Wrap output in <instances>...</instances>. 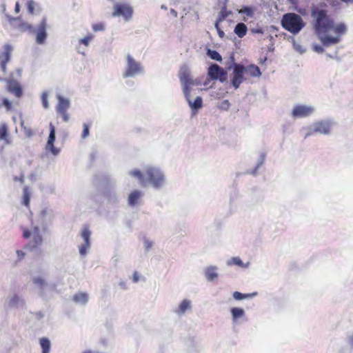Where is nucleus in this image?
<instances>
[{
	"label": "nucleus",
	"instance_id": "c85d7f7f",
	"mask_svg": "<svg viewBox=\"0 0 353 353\" xmlns=\"http://www.w3.org/2000/svg\"><path fill=\"white\" fill-rule=\"evenodd\" d=\"M30 200V192L28 187H24L23 190V203L26 207H29Z\"/></svg>",
	"mask_w": 353,
	"mask_h": 353
},
{
	"label": "nucleus",
	"instance_id": "5fc2aeb1",
	"mask_svg": "<svg viewBox=\"0 0 353 353\" xmlns=\"http://www.w3.org/2000/svg\"><path fill=\"white\" fill-rule=\"evenodd\" d=\"M310 134H311V133H308V134H306V137H307V136H309Z\"/></svg>",
	"mask_w": 353,
	"mask_h": 353
},
{
	"label": "nucleus",
	"instance_id": "49530a36",
	"mask_svg": "<svg viewBox=\"0 0 353 353\" xmlns=\"http://www.w3.org/2000/svg\"><path fill=\"white\" fill-rule=\"evenodd\" d=\"M133 282L137 283L139 280V276L137 272H134L132 276Z\"/></svg>",
	"mask_w": 353,
	"mask_h": 353
},
{
	"label": "nucleus",
	"instance_id": "f3484780",
	"mask_svg": "<svg viewBox=\"0 0 353 353\" xmlns=\"http://www.w3.org/2000/svg\"><path fill=\"white\" fill-rule=\"evenodd\" d=\"M245 72L252 77H259L261 75L260 68L254 64L245 67Z\"/></svg>",
	"mask_w": 353,
	"mask_h": 353
},
{
	"label": "nucleus",
	"instance_id": "3c124183",
	"mask_svg": "<svg viewBox=\"0 0 353 353\" xmlns=\"http://www.w3.org/2000/svg\"><path fill=\"white\" fill-rule=\"evenodd\" d=\"M315 50L317 52H323V48L321 46H315Z\"/></svg>",
	"mask_w": 353,
	"mask_h": 353
},
{
	"label": "nucleus",
	"instance_id": "de8ad7c7",
	"mask_svg": "<svg viewBox=\"0 0 353 353\" xmlns=\"http://www.w3.org/2000/svg\"><path fill=\"white\" fill-rule=\"evenodd\" d=\"M14 180L23 183L24 182V176L23 175L20 176L19 177L16 176Z\"/></svg>",
	"mask_w": 353,
	"mask_h": 353
},
{
	"label": "nucleus",
	"instance_id": "dca6fc26",
	"mask_svg": "<svg viewBox=\"0 0 353 353\" xmlns=\"http://www.w3.org/2000/svg\"><path fill=\"white\" fill-rule=\"evenodd\" d=\"M313 112V108L310 106L297 105L292 110L294 117H305L310 115Z\"/></svg>",
	"mask_w": 353,
	"mask_h": 353
},
{
	"label": "nucleus",
	"instance_id": "0eeeda50",
	"mask_svg": "<svg viewBox=\"0 0 353 353\" xmlns=\"http://www.w3.org/2000/svg\"><path fill=\"white\" fill-rule=\"evenodd\" d=\"M70 103L68 99L61 96L58 97V103L56 106V111L61 117L64 122H68L70 119V115L68 110L70 108Z\"/></svg>",
	"mask_w": 353,
	"mask_h": 353
},
{
	"label": "nucleus",
	"instance_id": "1a4fd4ad",
	"mask_svg": "<svg viewBox=\"0 0 353 353\" xmlns=\"http://www.w3.org/2000/svg\"><path fill=\"white\" fill-rule=\"evenodd\" d=\"M245 66L241 64H235L233 70L232 83L235 89H237L244 80Z\"/></svg>",
	"mask_w": 353,
	"mask_h": 353
},
{
	"label": "nucleus",
	"instance_id": "603ef678",
	"mask_svg": "<svg viewBox=\"0 0 353 353\" xmlns=\"http://www.w3.org/2000/svg\"><path fill=\"white\" fill-rule=\"evenodd\" d=\"M21 26L24 27L25 28L30 29L31 27L28 23H22Z\"/></svg>",
	"mask_w": 353,
	"mask_h": 353
},
{
	"label": "nucleus",
	"instance_id": "7c9ffc66",
	"mask_svg": "<svg viewBox=\"0 0 353 353\" xmlns=\"http://www.w3.org/2000/svg\"><path fill=\"white\" fill-rule=\"evenodd\" d=\"M205 276L208 281H213L218 276L214 268L210 267L205 270Z\"/></svg>",
	"mask_w": 353,
	"mask_h": 353
},
{
	"label": "nucleus",
	"instance_id": "4468645a",
	"mask_svg": "<svg viewBox=\"0 0 353 353\" xmlns=\"http://www.w3.org/2000/svg\"><path fill=\"white\" fill-rule=\"evenodd\" d=\"M47 20L43 18L36 31V41L39 44H43L47 37L46 33Z\"/></svg>",
	"mask_w": 353,
	"mask_h": 353
},
{
	"label": "nucleus",
	"instance_id": "c9c22d12",
	"mask_svg": "<svg viewBox=\"0 0 353 353\" xmlns=\"http://www.w3.org/2000/svg\"><path fill=\"white\" fill-rule=\"evenodd\" d=\"M92 39L93 36L92 34H88L84 38L81 39L79 40V43L84 45L85 46H88Z\"/></svg>",
	"mask_w": 353,
	"mask_h": 353
},
{
	"label": "nucleus",
	"instance_id": "9b49d317",
	"mask_svg": "<svg viewBox=\"0 0 353 353\" xmlns=\"http://www.w3.org/2000/svg\"><path fill=\"white\" fill-rule=\"evenodd\" d=\"M50 134L46 143V149L48 150L53 155H57L60 150L54 145L55 141V127L50 123L49 125Z\"/></svg>",
	"mask_w": 353,
	"mask_h": 353
},
{
	"label": "nucleus",
	"instance_id": "a878e982",
	"mask_svg": "<svg viewBox=\"0 0 353 353\" xmlns=\"http://www.w3.org/2000/svg\"><path fill=\"white\" fill-rule=\"evenodd\" d=\"M40 345L42 348V353H49L50 350V343L47 338L40 339Z\"/></svg>",
	"mask_w": 353,
	"mask_h": 353
},
{
	"label": "nucleus",
	"instance_id": "a19ab883",
	"mask_svg": "<svg viewBox=\"0 0 353 353\" xmlns=\"http://www.w3.org/2000/svg\"><path fill=\"white\" fill-rule=\"evenodd\" d=\"M214 26L217 30L219 37L223 39L225 37V32L221 29V28L219 26V23H215Z\"/></svg>",
	"mask_w": 353,
	"mask_h": 353
},
{
	"label": "nucleus",
	"instance_id": "393cba45",
	"mask_svg": "<svg viewBox=\"0 0 353 353\" xmlns=\"http://www.w3.org/2000/svg\"><path fill=\"white\" fill-rule=\"evenodd\" d=\"M73 301L76 303L85 304L88 300V296L86 293L81 292L74 295Z\"/></svg>",
	"mask_w": 353,
	"mask_h": 353
},
{
	"label": "nucleus",
	"instance_id": "864d4df0",
	"mask_svg": "<svg viewBox=\"0 0 353 353\" xmlns=\"http://www.w3.org/2000/svg\"><path fill=\"white\" fill-rule=\"evenodd\" d=\"M83 353H99V352H92L90 350H88V351L83 352Z\"/></svg>",
	"mask_w": 353,
	"mask_h": 353
},
{
	"label": "nucleus",
	"instance_id": "473e14b6",
	"mask_svg": "<svg viewBox=\"0 0 353 353\" xmlns=\"http://www.w3.org/2000/svg\"><path fill=\"white\" fill-rule=\"evenodd\" d=\"M208 55L213 60L218 61H222V57L220 54L216 50H208L207 52Z\"/></svg>",
	"mask_w": 353,
	"mask_h": 353
},
{
	"label": "nucleus",
	"instance_id": "72a5a7b5",
	"mask_svg": "<svg viewBox=\"0 0 353 353\" xmlns=\"http://www.w3.org/2000/svg\"><path fill=\"white\" fill-rule=\"evenodd\" d=\"M239 13L245 14L248 17H252L254 14V10L250 7L244 6L241 10H239Z\"/></svg>",
	"mask_w": 353,
	"mask_h": 353
},
{
	"label": "nucleus",
	"instance_id": "f257e3e1",
	"mask_svg": "<svg viewBox=\"0 0 353 353\" xmlns=\"http://www.w3.org/2000/svg\"><path fill=\"white\" fill-rule=\"evenodd\" d=\"M311 16L315 20V32L323 46H330L339 43L341 35L346 32V27L343 23L335 26L333 20L327 15V11L318 6L312 7Z\"/></svg>",
	"mask_w": 353,
	"mask_h": 353
},
{
	"label": "nucleus",
	"instance_id": "e433bc0d",
	"mask_svg": "<svg viewBox=\"0 0 353 353\" xmlns=\"http://www.w3.org/2000/svg\"><path fill=\"white\" fill-rule=\"evenodd\" d=\"M41 102L43 108L45 109H48L49 108V103L48 101V94L46 92L42 93L41 94Z\"/></svg>",
	"mask_w": 353,
	"mask_h": 353
},
{
	"label": "nucleus",
	"instance_id": "9d476101",
	"mask_svg": "<svg viewBox=\"0 0 353 353\" xmlns=\"http://www.w3.org/2000/svg\"><path fill=\"white\" fill-rule=\"evenodd\" d=\"M12 51V46L6 44L3 46V51L0 52V67L4 73L6 72V64L10 59Z\"/></svg>",
	"mask_w": 353,
	"mask_h": 353
},
{
	"label": "nucleus",
	"instance_id": "4be33fe9",
	"mask_svg": "<svg viewBox=\"0 0 353 353\" xmlns=\"http://www.w3.org/2000/svg\"><path fill=\"white\" fill-rule=\"evenodd\" d=\"M141 196V192L139 190L132 192L128 197V203L130 205H134L138 203L139 199Z\"/></svg>",
	"mask_w": 353,
	"mask_h": 353
},
{
	"label": "nucleus",
	"instance_id": "f704fd0d",
	"mask_svg": "<svg viewBox=\"0 0 353 353\" xmlns=\"http://www.w3.org/2000/svg\"><path fill=\"white\" fill-rule=\"evenodd\" d=\"M83 132L81 134V138L85 139L89 136V134H90V125L87 123H83Z\"/></svg>",
	"mask_w": 353,
	"mask_h": 353
},
{
	"label": "nucleus",
	"instance_id": "79ce46f5",
	"mask_svg": "<svg viewBox=\"0 0 353 353\" xmlns=\"http://www.w3.org/2000/svg\"><path fill=\"white\" fill-rule=\"evenodd\" d=\"M23 132L27 137H31L34 135V132L31 128H24Z\"/></svg>",
	"mask_w": 353,
	"mask_h": 353
},
{
	"label": "nucleus",
	"instance_id": "bb28decb",
	"mask_svg": "<svg viewBox=\"0 0 353 353\" xmlns=\"http://www.w3.org/2000/svg\"><path fill=\"white\" fill-rule=\"evenodd\" d=\"M256 294H257L256 292L249 293V294H242L239 292H234L233 293V297L234 299L240 301V300H242L244 299H248V298H250L254 296H256Z\"/></svg>",
	"mask_w": 353,
	"mask_h": 353
},
{
	"label": "nucleus",
	"instance_id": "39448f33",
	"mask_svg": "<svg viewBox=\"0 0 353 353\" xmlns=\"http://www.w3.org/2000/svg\"><path fill=\"white\" fill-rule=\"evenodd\" d=\"M145 180L146 184L151 183L153 187H160L164 180L163 175L157 169L148 168L145 172Z\"/></svg>",
	"mask_w": 353,
	"mask_h": 353
},
{
	"label": "nucleus",
	"instance_id": "c756f323",
	"mask_svg": "<svg viewBox=\"0 0 353 353\" xmlns=\"http://www.w3.org/2000/svg\"><path fill=\"white\" fill-rule=\"evenodd\" d=\"M231 314H232L233 320H236L240 317L243 316L245 314V312H244V310L241 308L232 307L231 309Z\"/></svg>",
	"mask_w": 353,
	"mask_h": 353
},
{
	"label": "nucleus",
	"instance_id": "f03ea898",
	"mask_svg": "<svg viewBox=\"0 0 353 353\" xmlns=\"http://www.w3.org/2000/svg\"><path fill=\"white\" fill-rule=\"evenodd\" d=\"M281 25L288 32L297 34L303 28L304 22L299 14L287 13L282 17Z\"/></svg>",
	"mask_w": 353,
	"mask_h": 353
},
{
	"label": "nucleus",
	"instance_id": "aec40b11",
	"mask_svg": "<svg viewBox=\"0 0 353 353\" xmlns=\"http://www.w3.org/2000/svg\"><path fill=\"white\" fill-rule=\"evenodd\" d=\"M190 301L187 299H184L180 303L179 307L175 310V312L179 315H181L184 314L188 310L190 309Z\"/></svg>",
	"mask_w": 353,
	"mask_h": 353
},
{
	"label": "nucleus",
	"instance_id": "2eb2a0df",
	"mask_svg": "<svg viewBox=\"0 0 353 353\" xmlns=\"http://www.w3.org/2000/svg\"><path fill=\"white\" fill-rule=\"evenodd\" d=\"M208 75L212 79L216 80L219 79L221 81L225 79V72L216 64H212L208 70Z\"/></svg>",
	"mask_w": 353,
	"mask_h": 353
},
{
	"label": "nucleus",
	"instance_id": "5701e85b",
	"mask_svg": "<svg viewBox=\"0 0 353 353\" xmlns=\"http://www.w3.org/2000/svg\"><path fill=\"white\" fill-rule=\"evenodd\" d=\"M0 140L4 141L8 144L10 143L8 139V126L6 123L0 125Z\"/></svg>",
	"mask_w": 353,
	"mask_h": 353
},
{
	"label": "nucleus",
	"instance_id": "7ed1b4c3",
	"mask_svg": "<svg viewBox=\"0 0 353 353\" xmlns=\"http://www.w3.org/2000/svg\"><path fill=\"white\" fill-rule=\"evenodd\" d=\"M22 236L26 239L32 238L26 246V248L30 250L39 248L43 243V236L38 226L34 227L32 231L23 228Z\"/></svg>",
	"mask_w": 353,
	"mask_h": 353
},
{
	"label": "nucleus",
	"instance_id": "6ab92c4d",
	"mask_svg": "<svg viewBox=\"0 0 353 353\" xmlns=\"http://www.w3.org/2000/svg\"><path fill=\"white\" fill-rule=\"evenodd\" d=\"M234 32L239 38H243L248 32V28L243 23H239L235 26Z\"/></svg>",
	"mask_w": 353,
	"mask_h": 353
},
{
	"label": "nucleus",
	"instance_id": "c03bdc74",
	"mask_svg": "<svg viewBox=\"0 0 353 353\" xmlns=\"http://www.w3.org/2000/svg\"><path fill=\"white\" fill-rule=\"evenodd\" d=\"M232 262L234 264H236V265H242V261L239 258V257H234L232 258Z\"/></svg>",
	"mask_w": 353,
	"mask_h": 353
},
{
	"label": "nucleus",
	"instance_id": "ea45409f",
	"mask_svg": "<svg viewBox=\"0 0 353 353\" xmlns=\"http://www.w3.org/2000/svg\"><path fill=\"white\" fill-rule=\"evenodd\" d=\"M28 10L30 14L34 13V3L32 0H29L27 3Z\"/></svg>",
	"mask_w": 353,
	"mask_h": 353
},
{
	"label": "nucleus",
	"instance_id": "58836bf2",
	"mask_svg": "<svg viewBox=\"0 0 353 353\" xmlns=\"http://www.w3.org/2000/svg\"><path fill=\"white\" fill-rule=\"evenodd\" d=\"M92 27L94 32L103 31L104 30V25L102 23H94Z\"/></svg>",
	"mask_w": 353,
	"mask_h": 353
},
{
	"label": "nucleus",
	"instance_id": "a211bd4d",
	"mask_svg": "<svg viewBox=\"0 0 353 353\" xmlns=\"http://www.w3.org/2000/svg\"><path fill=\"white\" fill-rule=\"evenodd\" d=\"M330 131V125L323 122L317 123L314 128L313 132L328 134Z\"/></svg>",
	"mask_w": 353,
	"mask_h": 353
},
{
	"label": "nucleus",
	"instance_id": "f8f14e48",
	"mask_svg": "<svg viewBox=\"0 0 353 353\" xmlns=\"http://www.w3.org/2000/svg\"><path fill=\"white\" fill-rule=\"evenodd\" d=\"M6 90L14 94L17 98H21L23 95V90L19 83L13 79L7 81Z\"/></svg>",
	"mask_w": 353,
	"mask_h": 353
},
{
	"label": "nucleus",
	"instance_id": "6e6552de",
	"mask_svg": "<svg viewBox=\"0 0 353 353\" xmlns=\"http://www.w3.org/2000/svg\"><path fill=\"white\" fill-rule=\"evenodd\" d=\"M127 61L126 69L123 74L124 77H133L141 72V65L129 54L127 56Z\"/></svg>",
	"mask_w": 353,
	"mask_h": 353
},
{
	"label": "nucleus",
	"instance_id": "ddd939ff",
	"mask_svg": "<svg viewBox=\"0 0 353 353\" xmlns=\"http://www.w3.org/2000/svg\"><path fill=\"white\" fill-rule=\"evenodd\" d=\"M81 235L84 241V243L80 246L79 253L81 255H85L87 253V250L90 247V238L91 232L90 231L88 226L85 225L83 227Z\"/></svg>",
	"mask_w": 353,
	"mask_h": 353
},
{
	"label": "nucleus",
	"instance_id": "8fccbe9b",
	"mask_svg": "<svg viewBox=\"0 0 353 353\" xmlns=\"http://www.w3.org/2000/svg\"><path fill=\"white\" fill-rule=\"evenodd\" d=\"M14 10H15V12L17 13L19 12V11H20V5H19V2L16 3Z\"/></svg>",
	"mask_w": 353,
	"mask_h": 353
},
{
	"label": "nucleus",
	"instance_id": "09e8293b",
	"mask_svg": "<svg viewBox=\"0 0 353 353\" xmlns=\"http://www.w3.org/2000/svg\"><path fill=\"white\" fill-rule=\"evenodd\" d=\"M152 243L148 241H146L145 242V249L148 250L150 249L151 247H152Z\"/></svg>",
	"mask_w": 353,
	"mask_h": 353
},
{
	"label": "nucleus",
	"instance_id": "2f4dec72",
	"mask_svg": "<svg viewBox=\"0 0 353 353\" xmlns=\"http://www.w3.org/2000/svg\"><path fill=\"white\" fill-rule=\"evenodd\" d=\"M190 107L193 109L197 110L202 107L203 101L201 97H196L193 102L189 101Z\"/></svg>",
	"mask_w": 353,
	"mask_h": 353
},
{
	"label": "nucleus",
	"instance_id": "20e7f679",
	"mask_svg": "<svg viewBox=\"0 0 353 353\" xmlns=\"http://www.w3.org/2000/svg\"><path fill=\"white\" fill-rule=\"evenodd\" d=\"M179 79L183 86V92L188 98L190 96L191 85H194V81L191 78L190 70L185 64L180 68Z\"/></svg>",
	"mask_w": 353,
	"mask_h": 353
},
{
	"label": "nucleus",
	"instance_id": "cd10ccee",
	"mask_svg": "<svg viewBox=\"0 0 353 353\" xmlns=\"http://www.w3.org/2000/svg\"><path fill=\"white\" fill-rule=\"evenodd\" d=\"M130 174L135 177H137L139 179L140 183L142 186L146 185V181L145 180V174H142V173L139 170H134L130 172Z\"/></svg>",
	"mask_w": 353,
	"mask_h": 353
},
{
	"label": "nucleus",
	"instance_id": "b1692460",
	"mask_svg": "<svg viewBox=\"0 0 353 353\" xmlns=\"http://www.w3.org/2000/svg\"><path fill=\"white\" fill-rule=\"evenodd\" d=\"M230 14H232L231 11L227 10L225 7L222 8L220 12L219 13L218 17H217L215 23H221Z\"/></svg>",
	"mask_w": 353,
	"mask_h": 353
},
{
	"label": "nucleus",
	"instance_id": "4c0bfd02",
	"mask_svg": "<svg viewBox=\"0 0 353 353\" xmlns=\"http://www.w3.org/2000/svg\"><path fill=\"white\" fill-rule=\"evenodd\" d=\"M219 108L223 110H228L230 107V103L228 100H223L219 105Z\"/></svg>",
	"mask_w": 353,
	"mask_h": 353
},
{
	"label": "nucleus",
	"instance_id": "a18cd8bd",
	"mask_svg": "<svg viewBox=\"0 0 353 353\" xmlns=\"http://www.w3.org/2000/svg\"><path fill=\"white\" fill-rule=\"evenodd\" d=\"M17 254L19 260H21L25 256L26 254L22 250H17Z\"/></svg>",
	"mask_w": 353,
	"mask_h": 353
},
{
	"label": "nucleus",
	"instance_id": "423d86ee",
	"mask_svg": "<svg viewBox=\"0 0 353 353\" xmlns=\"http://www.w3.org/2000/svg\"><path fill=\"white\" fill-rule=\"evenodd\" d=\"M133 14L132 6L126 3H116L112 12L113 17L122 16L125 21L131 19Z\"/></svg>",
	"mask_w": 353,
	"mask_h": 353
},
{
	"label": "nucleus",
	"instance_id": "412c9836",
	"mask_svg": "<svg viewBox=\"0 0 353 353\" xmlns=\"http://www.w3.org/2000/svg\"><path fill=\"white\" fill-rule=\"evenodd\" d=\"M5 108L6 112L13 110L12 103L6 97L0 95V109Z\"/></svg>",
	"mask_w": 353,
	"mask_h": 353
},
{
	"label": "nucleus",
	"instance_id": "37998d69",
	"mask_svg": "<svg viewBox=\"0 0 353 353\" xmlns=\"http://www.w3.org/2000/svg\"><path fill=\"white\" fill-rule=\"evenodd\" d=\"M34 283L35 284L39 285L41 286H43L44 285V283H45V281H44V280L43 279L38 277V278H35L34 279Z\"/></svg>",
	"mask_w": 353,
	"mask_h": 353
}]
</instances>
